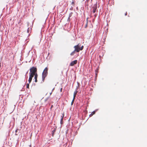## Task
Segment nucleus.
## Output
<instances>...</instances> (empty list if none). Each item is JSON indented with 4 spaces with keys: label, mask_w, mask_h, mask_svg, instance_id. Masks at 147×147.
<instances>
[{
    "label": "nucleus",
    "mask_w": 147,
    "mask_h": 147,
    "mask_svg": "<svg viewBox=\"0 0 147 147\" xmlns=\"http://www.w3.org/2000/svg\"><path fill=\"white\" fill-rule=\"evenodd\" d=\"M81 44L79 43L77 45L74 46V48L75 49V51H76L77 52H79L80 51L82 50L84 48V46H82L80 47Z\"/></svg>",
    "instance_id": "f257e3e1"
},
{
    "label": "nucleus",
    "mask_w": 147,
    "mask_h": 147,
    "mask_svg": "<svg viewBox=\"0 0 147 147\" xmlns=\"http://www.w3.org/2000/svg\"><path fill=\"white\" fill-rule=\"evenodd\" d=\"M30 74H36L37 69L36 67H32L30 69Z\"/></svg>",
    "instance_id": "f03ea898"
},
{
    "label": "nucleus",
    "mask_w": 147,
    "mask_h": 147,
    "mask_svg": "<svg viewBox=\"0 0 147 147\" xmlns=\"http://www.w3.org/2000/svg\"><path fill=\"white\" fill-rule=\"evenodd\" d=\"M97 8V4H95L92 7V12L93 13H95L96 12V10Z\"/></svg>",
    "instance_id": "7ed1b4c3"
},
{
    "label": "nucleus",
    "mask_w": 147,
    "mask_h": 147,
    "mask_svg": "<svg viewBox=\"0 0 147 147\" xmlns=\"http://www.w3.org/2000/svg\"><path fill=\"white\" fill-rule=\"evenodd\" d=\"M35 74H30V75L28 80L29 83H30L32 81V78L34 77Z\"/></svg>",
    "instance_id": "20e7f679"
},
{
    "label": "nucleus",
    "mask_w": 147,
    "mask_h": 147,
    "mask_svg": "<svg viewBox=\"0 0 147 147\" xmlns=\"http://www.w3.org/2000/svg\"><path fill=\"white\" fill-rule=\"evenodd\" d=\"M77 63V60H75L72 61L70 64V65L71 66H73L75 64H76Z\"/></svg>",
    "instance_id": "39448f33"
},
{
    "label": "nucleus",
    "mask_w": 147,
    "mask_h": 147,
    "mask_svg": "<svg viewBox=\"0 0 147 147\" xmlns=\"http://www.w3.org/2000/svg\"><path fill=\"white\" fill-rule=\"evenodd\" d=\"M48 68L46 67L44 69L42 74H47Z\"/></svg>",
    "instance_id": "423d86ee"
},
{
    "label": "nucleus",
    "mask_w": 147,
    "mask_h": 147,
    "mask_svg": "<svg viewBox=\"0 0 147 147\" xmlns=\"http://www.w3.org/2000/svg\"><path fill=\"white\" fill-rule=\"evenodd\" d=\"M47 74H42V80L44 82L45 78L47 76Z\"/></svg>",
    "instance_id": "0eeeda50"
},
{
    "label": "nucleus",
    "mask_w": 147,
    "mask_h": 147,
    "mask_svg": "<svg viewBox=\"0 0 147 147\" xmlns=\"http://www.w3.org/2000/svg\"><path fill=\"white\" fill-rule=\"evenodd\" d=\"M77 92H78V91L77 90H76L74 92V97H73V98H75Z\"/></svg>",
    "instance_id": "6e6552de"
},
{
    "label": "nucleus",
    "mask_w": 147,
    "mask_h": 147,
    "mask_svg": "<svg viewBox=\"0 0 147 147\" xmlns=\"http://www.w3.org/2000/svg\"><path fill=\"white\" fill-rule=\"evenodd\" d=\"M35 76H34V79H35V82H37V74H35Z\"/></svg>",
    "instance_id": "1a4fd4ad"
},
{
    "label": "nucleus",
    "mask_w": 147,
    "mask_h": 147,
    "mask_svg": "<svg viewBox=\"0 0 147 147\" xmlns=\"http://www.w3.org/2000/svg\"><path fill=\"white\" fill-rule=\"evenodd\" d=\"M61 119L60 123L61 125L63 123V118L64 117V115H63L62 116H61Z\"/></svg>",
    "instance_id": "9d476101"
},
{
    "label": "nucleus",
    "mask_w": 147,
    "mask_h": 147,
    "mask_svg": "<svg viewBox=\"0 0 147 147\" xmlns=\"http://www.w3.org/2000/svg\"><path fill=\"white\" fill-rule=\"evenodd\" d=\"M95 113V111H93V112H92L91 113L90 115L89 116L90 117H91Z\"/></svg>",
    "instance_id": "9b49d317"
},
{
    "label": "nucleus",
    "mask_w": 147,
    "mask_h": 147,
    "mask_svg": "<svg viewBox=\"0 0 147 147\" xmlns=\"http://www.w3.org/2000/svg\"><path fill=\"white\" fill-rule=\"evenodd\" d=\"M76 51H75V50H74V51H73L70 54V55H74V54H75V52Z\"/></svg>",
    "instance_id": "f8f14e48"
},
{
    "label": "nucleus",
    "mask_w": 147,
    "mask_h": 147,
    "mask_svg": "<svg viewBox=\"0 0 147 147\" xmlns=\"http://www.w3.org/2000/svg\"><path fill=\"white\" fill-rule=\"evenodd\" d=\"M55 131V130H54L52 131V136H53L54 134V132Z\"/></svg>",
    "instance_id": "ddd939ff"
},
{
    "label": "nucleus",
    "mask_w": 147,
    "mask_h": 147,
    "mask_svg": "<svg viewBox=\"0 0 147 147\" xmlns=\"http://www.w3.org/2000/svg\"><path fill=\"white\" fill-rule=\"evenodd\" d=\"M75 99V98H73V99L71 102V105H73Z\"/></svg>",
    "instance_id": "4468645a"
},
{
    "label": "nucleus",
    "mask_w": 147,
    "mask_h": 147,
    "mask_svg": "<svg viewBox=\"0 0 147 147\" xmlns=\"http://www.w3.org/2000/svg\"><path fill=\"white\" fill-rule=\"evenodd\" d=\"M29 84H26V88H29Z\"/></svg>",
    "instance_id": "2eb2a0df"
},
{
    "label": "nucleus",
    "mask_w": 147,
    "mask_h": 147,
    "mask_svg": "<svg viewBox=\"0 0 147 147\" xmlns=\"http://www.w3.org/2000/svg\"><path fill=\"white\" fill-rule=\"evenodd\" d=\"M71 14H69V17L68 18V20H69L70 19V17H71Z\"/></svg>",
    "instance_id": "dca6fc26"
},
{
    "label": "nucleus",
    "mask_w": 147,
    "mask_h": 147,
    "mask_svg": "<svg viewBox=\"0 0 147 147\" xmlns=\"http://www.w3.org/2000/svg\"><path fill=\"white\" fill-rule=\"evenodd\" d=\"M71 4L73 5H74V1H73L71 2Z\"/></svg>",
    "instance_id": "f3484780"
},
{
    "label": "nucleus",
    "mask_w": 147,
    "mask_h": 147,
    "mask_svg": "<svg viewBox=\"0 0 147 147\" xmlns=\"http://www.w3.org/2000/svg\"><path fill=\"white\" fill-rule=\"evenodd\" d=\"M98 69H97V70H96V73H98Z\"/></svg>",
    "instance_id": "a211bd4d"
},
{
    "label": "nucleus",
    "mask_w": 147,
    "mask_h": 147,
    "mask_svg": "<svg viewBox=\"0 0 147 147\" xmlns=\"http://www.w3.org/2000/svg\"><path fill=\"white\" fill-rule=\"evenodd\" d=\"M18 129H16V131H15V132L16 133L17 132V131H18Z\"/></svg>",
    "instance_id": "6ab92c4d"
},
{
    "label": "nucleus",
    "mask_w": 147,
    "mask_h": 147,
    "mask_svg": "<svg viewBox=\"0 0 147 147\" xmlns=\"http://www.w3.org/2000/svg\"><path fill=\"white\" fill-rule=\"evenodd\" d=\"M52 93V92H51V93H50V95H51Z\"/></svg>",
    "instance_id": "aec40b11"
},
{
    "label": "nucleus",
    "mask_w": 147,
    "mask_h": 147,
    "mask_svg": "<svg viewBox=\"0 0 147 147\" xmlns=\"http://www.w3.org/2000/svg\"><path fill=\"white\" fill-rule=\"evenodd\" d=\"M53 107V105H52L51 106V109Z\"/></svg>",
    "instance_id": "412c9836"
},
{
    "label": "nucleus",
    "mask_w": 147,
    "mask_h": 147,
    "mask_svg": "<svg viewBox=\"0 0 147 147\" xmlns=\"http://www.w3.org/2000/svg\"><path fill=\"white\" fill-rule=\"evenodd\" d=\"M127 13H125V16H126L127 15Z\"/></svg>",
    "instance_id": "4be33fe9"
},
{
    "label": "nucleus",
    "mask_w": 147,
    "mask_h": 147,
    "mask_svg": "<svg viewBox=\"0 0 147 147\" xmlns=\"http://www.w3.org/2000/svg\"><path fill=\"white\" fill-rule=\"evenodd\" d=\"M28 30H29V28H28Z\"/></svg>",
    "instance_id": "5701e85b"
},
{
    "label": "nucleus",
    "mask_w": 147,
    "mask_h": 147,
    "mask_svg": "<svg viewBox=\"0 0 147 147\" xmlns=\"http://www.w3.org/2000/svg\"><path fill=\"white\" fill-rule=\"evenodd\" d=\"M97 74H96V76H97Z\"/></svg>",
    "instance_id": "b1692460"
},
{
    "label": "nucleus",
    "mask_w": 147,
    "mask_h": 147,
    "mask_svg": "<svg viewBox=\"0 0 147 147\" xmlns=\"http://www.w3.org/2000/svg\"><path fill=\"white\" fill-rule=\"evenodd\" d=\"M53 89H53V90H52V91H53Z\"/></svg>",
    "instance_id": "393cba45"
},
{
    "label": "nucleus",
    "mask_w": 147,
    "mask_h": 147,
    "mask_svg": "<svg viewBox=\"0 0 147 147\" xmlns=\"http://www.w3.org/2000/svg\"><path fill=\"white\" fill-rule=\"evenodd\" d=\"M47 99L45 100V101H46L47 100Z\"/></svg>",
    "instance_id": "a878e982"
}]
</instances>
